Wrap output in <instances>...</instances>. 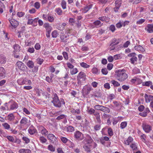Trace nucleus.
<instances>
[{"label": "nucleus", "instance_id": "obj_26", "mask_svg": "<svg viewBox=\"0 0 153 153\" xmlns=\"http://www.w3.org/2000/svg\"><path fill=\"white\" fill-rule=\"evenodd\" d=\"M31 151L29 149H20L19 152V153H30Z\"/></svg>", "mask_w": 153, "mask_h": 153}, {"label": "nucleus", "instance_id": "obj_16", "mask_svg": "<svg viewBox=\"0 0 153 153\" xmlns=\"http://www.w3.org/2000/svg\"><path fill=\"white\" fill-rule=\"evenodd\" d=\"M144 97L146 102H149L153 100V96L152 95H148L147 94H145Z\"/></svg>", "mask_w": 153, "mask_h": 153}, {"label": "nucleus", "instance_id": "obj_18", "mask_svg": "<svg viewBox=\"0 0 153 153\" xmlns=\"http://www.w3.org/2000/svg\"><path fill=\"white\" fill-rule=\"evenodd\" d=\"M102 94L100 91H96L91 96V97H96L97 98H99L101 97Z\"/></svg>", "mask_w": 153, "mask_h": 153}, {"label": "nucleus", "instance_id": "obj_44", "mask_svg": "<svg viewBox=\"0 0 153 153\" xmlns=\"http://www.w3.org/2000/svg\"><path fill=\"white\" fill-rule=\"evenodd\" d=\"M127 125V123L126 121L123 122L121 123L120 124V128L122 129L125 128Z\"/></svg>", "mask_w": 153, "mask_h": 153}, {"label": "nucleus", "instance_id": "obj_48", "mask_svg": "<svg viewBox=\"0 0 153 153\" xmlns=\"http://www.w3.org/2000/svg\"><path fill=\"white\" fill-rule=\"evenodd\" d=\"M48 149L51 152H54L55 148L52 145H50L48 146Z\"/></svg>", "mask_w": 153, "mask_h": 153}, {"label": "nucleus", "instance_id": "obj_42", "mask_svg": "<svg viewBox=\"0 0 153 153\" xmlns=\"http://www.w3.org/2000/svg\"><path fill=\"white\" fill-rule=\"evenodd\" d=\"M111 82L114 86L116 87H118L120 86V84L118 82L113 80L111 81Z\"/></svg>", "mask_w": 153, "mask_h": 153}, {"label": "nucleus", "instance_id": "obj_58", "mask_svg": "<svg viewBox=\"0 0 153 153\" xmlns=\"http://www.w3.org/2000/svg\"><path fill=\"white\" fill-rule=\"evenodd\" d=\"M78 72V70L76 68H73V69L71 71V74L72 75H73L76 74Z\"/></svg>", "mask_w": 153, "mask_h": 153}, {"label": "nucleus", "instance_id": "obj_47", "mask_svg": "<svg viewBox=\"0 0 153 153\" xmlns=\"http://www.w3.org/2000/svg\"><path fill=\"white\" fill-rule=\"evenodd\" d=\"M66 2L64 0L62 1L61 3V5L62 7L64 9H65L66 8Z\"/></svg>", "mask_w": 153, "mask_h": 153}, {"label": "nucleus", "instance_id": "obj_31", "mask_svg": "<svg viewBox=\"0 0 153 153\" xmlns=\"http://www.w3.org/2000/svg\"><path fill=\"white\" fill-rule=\"evenodd\" d=\"M133 138L131 137H129L127 139L124 141V143L127 145H129V144L133 141Z\"/></svg>", "mask_w": 153, "mask_h": 153}, {"label": "nucleus", "instance_id": "obj_63", "mask_svg": "<svg viewBox=\"0 0 153 153\" xmlns=\"http://www.w3.org/2000/svg\"><path fill=\"white\" fill-rule=\"evenodd\" d=\"M33 19H31L28 18V22H27V25H33Z\"/></svg>", "mask_w": 153, "mask_h": 153}, {"label": "nucleus", "instance_id": "obj_36", "mask_svg": "<svg viewBox=\"0 0 153 153\" xmlns=\"http://www.w3.org/2000/svg\"><path fill=\"white\" fill-rule=\"evenodd\" d=\"M13 48L14 51H13L19 52L20 50V47L19 45L17 44H15L13 46Z\"/></svg>", "mask_w": 153, "mask_h": 153}, {"label": "nucleus", "instance_id": "obj_11", "mask_svg": "<svg viewBox=\"0 0 153 153\" xmlns=\"http://www.w3.org/2000/svg\"><path fill=\"white\" fill-rule=\"evenodd\" d=\"M9 21L11 25L13 28L16 27L19 25V22L16 20L13 19L9 18Z\"/></svg>", "mask_w": 153, "mask_h": 153}, {"label": "nucleus", "instance_id": "obj_13", "mask_svg": "<svg viewBox=\"0 0 153 153\" xmlns=\"http://www.w3.org/2000/svg\"><path fill=\"white\" fill-rule=\"evenodd\" d=\"M86 79V75L83 72H80L77 76V79H81L82 81H84Z\"/></svg>", "mask_w": 153, "mask_h": 153}, {"label": "nucleus", "instance_id": "obj_12", "mask_svg": "<svg viewBox=\"0 0 153 153\" xmlns=\"http://www.w3.org/2000/svg\"><path fill=\"white\" fill-rule=\"evenodd\" d=\"M38 127L42 135L45 136L48 135V132L44 127L41 125L39 126Z\"/></svg>", "mask_w": 153, "mask_h": 153}, {"label": "nucleus", "instance_id": "obj_60", "mask_svg": "<svg viewBox=\"0 0 153 153\" xmlns=\"http://www.w3.org/2000/svg\"><path fill=\"white\" fill-rule=\"evenodd\" d=\"M37 62L38 64L41 65L44 61V60L40 58H38L36 59Z\"/></svg>", "mask_w": 153, "mask_h": 153}, {"label": "nucleus", "instance_id": "obj_2", "mask_svg": "<svg viewBox=\"0 0 153 153\" xmlns=\"http://www.w3.org/2000/svg\"><path fill=\"white\" fill-rule=\"evenodd\" d=\"M51 102L53 103V105L57 108H60L63 105H65V102L63 98H60L59 99L56 94L54 95V97Z\"/></svg>", "mask_w": 153, "mask_h": 153}, {"label": "nucleus", "instance_id": "obj_50", "mask_svg": "<svg viewBox=\"0 0 153 153\" xmlns=\"http://www.w3.org/2000/svg\"><path fill=\"white\" fill-rule=\"evenodd\" d=\"M101 128V125L99 124L96 125L94 127V128L95 131H97L99 130Z\"/></svg>", "mask_w": 153, "mask_h": 153}, {"label": "nucleus", "instance_id": "obj_29", "mask_svg": "<svg viewBox=\"0 0 153 153\" xmlns=\"http://www.w3.org/2000/svg\"><path fill=\"white\" fill-rule=\"evenodd\" d=\"M116 41L117 39L115 38H114L112 40L110 45L111 46L110 48V50H113L114 49V48L113 47V46L115 45V42Z\"/></svg>", "mask_w": 153, "mask_h": 153}, {"label": "nucleus", "instance_id": "obj_53", "mask_svg": "<svg viewBox=\"0 0 153 153\" xmlns=\"http://www.w3.org/2000/svg\"><path fill=\"white\" fill-rule=\"evenodd\" d=\"M7 138L8 140L14 143V142L15 139L12 136H8L6 137Z\"/></svg>", "mask_w": 153, "mask_h": 153}, {"label": "nucleus", "instance_id": "obj_32", "mask_svg": "<svg viewBox=\"0 0 153 153\" xmlns=\"http://www.w3.org/2000/svg\"><path fill=\"white\" fill-rule=\"evenodd\" d=\"M44 27L45 28L47 31L51 30L52 29V27L50 25L49 23H45L44 25Z\"/></svg>", "mask_w": 153, "mask_h": 153}, {"label": "nucleus", "instance_id": "obj_30", "mask_svg": "<svg viewBox=\"0 0 153 153\" xmlns=\"http://www.w3.org/2000/svg\"><path fill=\"white\" fill-rule=\"evenodd\" d=\"M88 144L85 143L83 146V148L87 152H91V149L90 147V145H88Z\"/></svg>", "mask_w": 153, "mask_h": 153}, {"label": "nucleus", "instance_id": "obj_27", "mask_svg": "<svg viewBox=\"0 0 153 153\" xmlns=\"http://www.w3.org/2000/svg\"><path fill=\"white\" fill-rule=\"evenodd\" d=\"M134 48L135 50L141 52H144L145 51V49L140 45L135 46L134 47Z\"/></svg>", "mask_w": 153, "mask_h": 153}, {"label": "nucleus", "instance_id": "obj_17", "mask_svg": "<svg viewBox=\"0 0 153 153\" xmlns=\"http://www.w3.org/2000/svg\"><path fill=\"white\" fill-rule=\"evenodd\" d=\"M5 71L4 68L0 67V79L3 78L5 76Z\"/></svg>", "mask_w": 153, "mask_h": 153}, {"label": "nucleus", "instance_id": "obj_34", "mask_svg": "<svg viewBox=\"0 0 153 153\" xmlns=\"http://www.w3.org/2000/svg\"><path fill=\"white\" fill-rule=\"evenodd\" d=\"M39 140L40 142L42 143H45L47 141V139L43 136H40Z\"/></svg>", "mask_w": 153, "mask_h": 153}, {"label": "nucleus", "instance_id": "obj_14", "mask_svg": "<svg viewBox=\"0 0 153 153\" xmlns=\"http://www.w3.org/2000/svg\"><path fill=\"white\" fill-rule=\"evenodd\" d=\"M28 133L31 135H33L37 132V131L35 128L33 126H31L28 130Z\"/></svg>", "mask_w": 153, "mask_h": 153}, {"label": "nucleus", "instance_id": "obj_37", "mask_svg": "<svg viewBox=\"0 0 153 153\" xmlns=\"http://www.w3.org/2000/svg\"><path fill=\"white\" fill-rule=\"evenodd\" d=\"M152 83V82L150 81H146V82H142V85L143 86H146L149 87L150 85H151Z\"/></svg>", "mask_w": 153, "mask_h": 153}, {"label": "nucleus", "instance_id": "obj_15", "mask_svg": "<svg viewBox=\"0 0 153 153\" xmlns=\"http://www.w3.org/2000/svg\"><path fill=\"white\" fill-rule=\"evenodd\" d=\"M93 6L92 4H90L88 5H87L82 9V10L83 13H85L88 11L91 8H92Z\"/></svg>", "mask_w": 153, "mask_h": 153}, {"label": "nucleus", "instance_id": "obj_4", "mask_svg": "<svg viewBox=\"0 0 153 153\" xmlns=\"http://www.w3.org/2000/svg\"><path fill=\"white\" fill-rule=\"evenodd\" d=\"M7 120L11 122L10 123L12 124H16L18 123V121L15 119V117L13 113L9 114L7 117Z\"/></svg>", "mask_w": 153, "mask_h": 153}, {"label": "nucleus", "instance_id": "obj_24", "mask_svg": "<svg viewBox=\"0 0 153 153\" xmlns=\"http://www.w3.org/2000/svg\"><path fill=\"white\" fill-rule=\"evenodd\" d=\"M17 82L19 85H22L25 84L27 81L25 79L20 78L18 79Z\"/></svg>", "mask_w": 153, "mask_h": 153}, {"label": "nucleus", "instance_id": "obj_3", "mask_svg": "<svg viewBox=\"0 0 153 153\" xmlns=\"http://www.w3.org/2000/svg\"><path fill=\"white\" fill-rule=\"evenodd\" d=\"M94 108L96 110L101 111L105 113H109L110 111V109L102 105H96L94 106Z\"/></svg>", "mask_w": 153, "mask_h": 153}, {"label": "nucleus", "instance_id": "obj_25", "mask_svg": "<svg viewBox=\"0 0 153 153\" xmlns=\"http://www.w3.org/2000/svg\"><path fill=\"white\" fill-rule=\"evenodd\" d=\"M6 62V57L3 55H0V64H4Z\"/></svg>", "mask_w": 153, "mask_h": 153}, {"label": "nucleus", "instance_id": "obj_49", "mask_svg": "<svg viewBox=\"0 0 153 153\" xmlns=\"http://www.w3.org/2000/svg\"><path fill=\"white\" fill-rule=\"evenodd\" d=\"M22 140L25 142V143L26 144H27L30 142V139L26 137H22Z\"/></svg>", "mask_w": 153, "mask_h": 153}, {"label": "nucleus", "instance_id": "obj_55", "mask_svg": "<svg viewBox=\"0 0 153 153\" xmlns=\"http://www.w3.org/2000/svg\"><path fill=\"white\" fill-rule=\"evenodd\" d=\"M145 21V19H139L136 22V24L137 25H140L143 23Z\"/></svg>", "mask_w": 153, "mask_h": 153}, {"label": "nucleus", "instance_id": "obj_52", "mask_svg": "<svg viewBox=\"0 0 153 153\" xmlns=\"http://www.w3.org/2000/svg\"><path fill=\"white\" fill-rule=\"evenodd\" d=\"M137 59L136 57H132L130 59L131 63L132 64H134L137 62Z\"/></svg>", "mask_w": 153, "mask_h": 153}, {"label": "nucleus", "instance_id": "obj_10", "mask_svg": "<svg viewBox=\"0 0 153 153\" xmlns=\"http://www.w3.org/2000/svg\"><path fill=\"white\" fill-rule=\"evenodd\" d=\"M91 90V87H88L87 86H85L82 89V93L84 97L85 95H88L89 94Z\"/></svg>", "mask_w": 153, "mask_h": 153}, {"label": "nucleus", "instance_id": "obj_23", "mask_svg": "<svg viewBox=\"0 0 153 153\" xmlns=\"http://www.w3.org/2000/svg\"><path fill=\"white\" fill-rule=\"evenodd\" d=\"M25 63L30 68H32L34 67V65L33 62L31 60H29L27 62H25Z\"/></svg>", "mask_w": 153, "mask_h": 153}, {"label": "nucleus", "instance_id": "obj_28", "mask_svg": "<svg viewBox=\"0 0 153 153\" xmlns=\"http://www.w3.org/2000/svg\"><path fill=\"white\" fill-rule=\"evenodd\" d=\"M27 122L28 120L25 117H23L20 121V124L22 126L26 125Z\"/></svg>", "mask_w": 153, "mask_h": 153}, {"label": "nucleus", "instance_id": "obj_5", "mask_svg": "<svg viewBox=\"0 0 153 153\" xmlns=\"http://www.w3.org/2000/svg\"><path fill=\"white\" fill-rule=\"evenodd\" d=\"M74 137L78 141H81L84 138L83 134L79 131H77L74 133Z\"/></svg>", "mask_w": 153, "mask_h": 153}, {"label": "nucleus", "instance_id": "obj_61", "mask_svg": "<svg viewBox=\"0 0 153 153\" xmlns=\"http://www.w3.org/2000/svg\"><path fill=\"white\" fill-rule=\"evenodd\" d=\"M108 133L109 135L110 136H111L113 135V133L112 130L111 128H110L108 129Z\"/></svg>", "mask_w": 153, "mask_h": 153}, {"label": "nucleus", "instance_id": "obj_33", "mask_svg": "<svg viewBox=\"0 0 153 153\" xmlns=\"http://www.w3.org/2000/svg\"><path fill=\"white\" fill-rule=\"evenodd\" d=\"M66 116L64 114H61L58 116L56 118L57 120H60L62 119H66Z\"/></svg>", "mask_w": 153, "mask_h": 153}, {"label": "nucleus", "instance_id": "obj_38", "mask_svg": "<svg viewBox=\"0 0 153 153\" xmlns=\"http://www.w3.org/2000/svg\"><path fill=\"white\" fill-rule=\"evenodd\" d=\"M130 147L133 150L136 151L137 150V146L135 143H133L130 145Z\"/></svg>", "mask_w": 153, "mask_h": 153}, {"label": "nucleus", "instance_id": "obj_45", "mask_svg": "<svg viewBox=\"0 0 153 153\" xmlns=\"http://www.w3.org/2000/svg\"><path fill=\"white\" fill-rule=\"evenodd\" d=\"M92 72L93 74H98L100 72V70H99L96 68H94L92 69Z\"/></svg>", "mask_w": 153, "mask_h": 153}, {"label": "nucleus", "instance_id": "obj_59", "mask_svg": "<svg viewBox=\"0 0 153 153\" xmlns=\"http://www.w3.org/2000/svg\"><path fill=\"white\" fill-rule=\"evenodd\" d=\"M35 51L34 49L33 48L29 47L28 48L27 51L30 53H33Z\"/></svg>", "mask_w": 153, "mask_h": 153}, {"label": "nucleus", "instance_id": "obj_1", "mask_svg": "<svg viewBox=\"0 0 153 153\" xmlns=\"http://www.w3.org/2000/svg\"><path fill=\"white\" fill-rule=\"evenodd\" d=\"M125 69H119L115 71V77L118 81L123 82L125 81L128 77V76L125 72Z\"/></svg>", "mask_w": 153, "mask_h": 153}, {"label": "nucleus", "instance_id": "obj_21", "mask_svg": "<svg viewBox=\"0 0 153 153\" xmlns=\"http://www.w3.org/2000/svg\"><path fill=\"white\" fill-rule=\"evenodd\" d=\"M98 19L100 21L102 22H108L109 21L110 19L108 17L106 16H103L102 17H100L98 18Z\"/></svg>", "mask_w": 153, "mask_h": 153}, {"label": "nucleus", "instance_id": "obj_43", "mask_svg": "<svg viewBox=\"0 0 153 153\" xmlns=\"http://www.w3.org/2000/svg\"><path fill=\"white\" fill-rule=\"evenodd\" d=\"M2 126L7 130H9L10 128V125L7 123H4L2 124Z\"/></svg>", "mask_w": 153, "mask_h": 153}, {"label": "nucleus", "instance_id": "obj_8", "mask_svg": "<svg viewBox=\"0 0 153 153\" xmlns=\"http://www.w3.org/2000/svg\"><path fill=\"white\" fill-rule=\"evenodd\" d=\"M142 127L143 130L146 133H149L152 131V127L150 125L146 123H143Z\"/></svg>", "mask_w": 153, "mask_h": 153}, {"label": "nucleus", "instance_id": "obj_54", "mask_svg": "<svg viewBox=\"0 0 153 153\" xmlns=\"http://www.w3.org/2000/svg\"><path fill=\"white\" fill-rule=\"evenodd\" d=\"M80 65L81 66L85 68H88L90 67L89 65L84 62L81 63Z\"/></svg>", "mask_w": 153, "mask_h": 153}, {"label": "nucleus", "instance_id": "obj_40", "mask_svg": "<svg viewBox=\"0 0 153 153\" xmlns=\"http://www.w3.org/2000/svg\"><path fill=\"white\" fill-rule=\"evenodd\" d=\"M48 21L51 22H53L54 20L53 17L50 15H47V19Z\"/></svg>", "mask_w": 153, "mask_h": 153}, {"label": "nucleus", "instance_id": "obj_64", "mask_svg": "<svg viewBox=\"0 0 153 153\" xmlns=\"http://www.w3.org/2000/svg\"><path fill=\"white\" fill-rule=\"evenodd\" d=\"M101 72L104 75H106L108 73V71L107 69L105 68H102V69Z\"/></svg>", "mask_w": 153, "mask_h": 153}, {"label": "nucleus", "instance_id": "obj_6", "mask_svg": "<svg viewBox=\"0 0 153 153\" xmlns=\"http://www.w3.org/2000/svg\"><path fill=\"white\" fill-rule=\"evenodd\" d=\"M8 104L10 105V108H9V110H13L16 109L18 107V103L12 100L8 102Z\"/></svg>", "mask_w": 153, "mask_h": 153}, {"label": "nucleus", "instance_id": "obj_62", "mask_svg": "<svg viewBox=\"0 0 153 153\" xmlns=\"http://www.w3.org/2000/svg\"><path fill=\"white\" fill-rule=\"evenodd\" d=\"M60 139L62 142L64 143H66L68 141V139L65 137H61Z\"/></svg>", "mask_w": 153, "mask_h": 153}, {"label": "nucleus", "instance_id": "obj_7", "mask_svg": "<svg viewBox=\"0 0 153 153\" xmlns=\"http://www.w3.org/2000/svg\"><path fill=\"white\" fill-rule=\"evenodd\" d=\"M47 138L50 142L52 143L56 144L57 142V139L54 135L51 133L48 134Z\"/></svg>", "mask_w": 153, "mask_h": 153}, {"label": "nucleus", "instance_id": "obj_51", "mask_svg": "<svg viewBox=\"0 0 153 153\" xmlns=\"http://www.w3.org/2000/svg\"><path fill=\"white\" fill-rule=\"evenodd\" d=\"M71 112L74 115H76V114H80V111L79 109L76 110L74 109L71 110Z\"/></svg>", "mask_w": 153, "mask_h": 153}, {"label": "nucleus", "instance_id": "obj_20", "mask_svg": "<svg viewBox=\"0 0 153 153\" xmlns=\"http://www.w3.org/2000/svg\"><path fill=\"white\" fill-rule=\"evenodd\" d=\"M68 35L67 34H61L60 36V38L62 42H66L67 40L68 39Z\"/></svg>", "mask_w": 153, "mask_h": 153}, {"label": "nucleus", "instance_id": "obj_56", "mask_svg": "<svg viewBox=\"0 0 153 153\" xmlns=\"http://www.w3.org/2000/svg\"><path fill=\"white\" fill-rule=\"evenodd\" d=\"M109 29L112 32H114L115 30V27L114 25H111L109 27Z\"/></svg>", "mask_w": 153, "mask_h": 153}, {"label": "nucleus", "instance_id": "obj_22", "mask_svg": "<svg viewBox=\"0 0 153 153\" xmlns=\"http://www.w3.org/2000/svg\"><path fill=\"white\" fill-rule=\"evenodd\" d=\"M93 24L95 27H100L103 25V23H102L101 21L99 20H97L93 23Z\"/></svg>", "mask_w": 153, "mask_h": 153}, {"label": "nucleus", "instance_id": "obj_46", "mask_svg": "<svg viewBox=\"0 0 153 153\" xmlns=\"http://www.w3.org/2000/svg\"><path fill=\"white\" fill-rule=\"evenodd\" d=\"M58 33L56 30H54L51 33L52 36L53 38H56L58 35Z\"/></svg>", "mask_w": 153, "mask_h": 153}, {"label": "nucleus", "instance_id": "obj_9", "mask_svg": "<svg viewBox=\"0 0 153 153\" xmlns=\"http://www.w3.org/2000/svg\"><path fill=\"white\" fill-rule=\"evenodd\" d=\"M16 65L18 68L20 70L22 71L25 70L27 68L25 64L21 61H19L17 62Z\"/></svg>", "mask_w": 153, "mask_h": 153}, {"label": "nucleus", "instance_id": "obj_35", "mask_svg": "<svg viewBox=\"0 0 153 153\" xmlns=\"http://www.w3.org/2000/svg\"><path fill=\"white\" fill-rule=\"evenodd\" d=\"M67 130L68 132L71 133L73 132L74 130V129L73 126H70L67 127Z\"/></svg>", "mask_w": 153, "mask_h": 153}, {"label": "nucleus", "instance_id": "obj_19", "mask_svg": "<svg viewBox=\"0 0 153 153\" xmlns=\"http://www.w3.org/2000/svg\"><path fill=\"white\" fill-rule=\"evenodd\" d=\"M145 30L149 33L153 32V24H148L147 26V28L146 27Z\"/></svg>", "mask_w": 153, "mask_h": 153}, {"label": "nucleus", "instance_id": "obj_39", "mask_svg": "<svg viewBox=\"0 0 153 153\" xmlns=\"http://www.w3.org/2000/svg\"><path fill=\"white\" fill-rule=\"evenodd\" d=\"M87 139L86 140V141L87 143H86L89 144L92 142L93 140L92 138L89 135H88L87 136Z\"/></svg>", "mask_w": 153, "mask_h": 153}, {"label": "nucleus", "instance_id": "obj_41", "mask_svg": "<svg viewBox=\"0 0 153 153\" xmlns=\"http://www.w3.org/2000/svg\"><path fill=\"white\" fill-rule=\"evenodd\" d=\"M55 11L59 15H61L62 14V11L60 8H56L55 9Z\"/></svg>", "mask_w": 153, "mask_h": 153}, {"label": "nucleus", "instance_id": "obj_57", "mask_svg": "<svg viewBox=\"0 0 153 153\" xmlns=\"http://www.w3.org/2000/svg\"><path fill=\"white\" fill-rule=\"evenodd\" d=\"M13 55L14 57L16 58H19V52L13 51Z\"/></svg>", "mask_w": 153, "mask_h": 153}]
</instances>
